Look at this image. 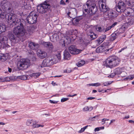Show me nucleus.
I'll use <instances>...</instances> for the list:
<instances>
[{
	"label": "nucleus",
	"mask_w": 134,
	"mask_h": 134,
	"mask_svg": "<svg viewBox=\"0 0 134 134\" xmlns=\"http://www.w3.org/2000/svg\"><path fill=\"white\" fill-rule=\"evenodd\" d=\"M126 5L122 2H119L116 7L118 12H124L126 16L134 15V0H124Z\"/></svg>",
	"instance_id": "nucleus-1"
},
{
	"label": "nucleus",
	"mask_w": 134,
	"mask_h": 134,
	"mask_svg": "<svg viewBox=\"0 0 134 134\" xmlns=\"http://www.w3.org/2000/svg\"><path fill=\"white\" fill-rule=\"evenodd\" d=\"M98 4L100 11L105 13L109 18H111L113 16L114 12L111 9H109L106 5V0H99Z\"/></svg>",
	"instance_id": "nucleus-2"
},
{
	"label": "nucleus",
	"mask_w": 134,
	"mask_h": 134,
	"mask_svg": "<svg viewBox=\"0 0 134 134\" xmlns=\"http://www.w3.org/2000/svg\"><path fill=\"white\" fill-rule=\"evenodd\" d=\"M97 10L95 4H92L90 5L88 3L85 4L83 7V12L85 15L87 14L92 15L94 14Z\"/></svg>",
	"instance_id": "nucleus-3"
},
{
	"label": "nucleus",
	"mask_w": 134,
	"mask_h": 134,
	"mask_svg": "<svg viewBox=\"0 0 134 134\" xmlns=\"http://www.w3.org/2000/svg\"><path fill=\"white\" fill-rule=\"evenodd\" d=\"M4 18L8 23H12L15 25H17L18 23L21 21V20L17 18L16 15L12 13H8L5 14Z\"/></svg>",
	"instance_id": "nucleus-4"
},
{
	"label": "nucleus",
	"mask_w": 134,
	"mask_h": 134,
	"mask_svg": "<svg viewBox=\"0 0 134 134\" xmlns=\"http://www.w3.org/2000/svg\"><path fill=\"white\" fill-rule=\"evenodd\" d=\"M30 61L27 59H20L17 63L18 68L20 70L26 69L29 66Z\"/></svg>",
	"instance_id": "nucleus-5"
},
{
	"label": "nucleus",
	"mask_w": 134,
	"mask_h": 134,
	"mask_svg": "<svg viewBox=\"0 0 134 134\" xmlns=\"http://www.w3.org/2000/svg\"><path fill=\"white\" fill-rule=\"evenodd\" d=\"M17 27L14 28V32L17 37H19L23 35L25 32L23 23L20 21L16 25Z\"/></svg>",
	"instance_id": "nucleus-6"
},
{
	"label": "nucleus",
	"mask_w": 134,
	"mask_h": 134,
	"mask_svg": "<svg viewBox=\"0 0 134 134\" xmlns=\"http://www.w3.org/2000/svg\"><path fill=\"white\" fill-rule=\"evenodd\" d=\"M11 4L6 0H4L1 3V5L3 10L8 13L11 10Z\"/></svg>",
	"instance_id": "nucleus-7"
},
{
	"label": "nucleus",
	"mask_w": 134,
	"mask_h": 134,
	"mask_svg": "<svg viewBox=\"0 0 134 134\" xmlns=\"http://www.w3.org/2000/svg\"><path fill=\"white\" fill-rule=\"evenodd\" d=\"M37 16L34 12H31L27 18V22L30 24H32L37 21Z\"/></svg>",
	"instance_id": "nucleus-8"
},
{
	"label": "nucleus",
	"mask_w": 134,
	"mask_h": 134,
	"mask_svg": "<svg viewBox=\"0 0 134 134\" xmlns=\"http://www.w3.org/2000/svg\"><path fill=\"white\" fill-rule=\"evenodd\" d=\"M49 5L46 3L44 2L42 5L37 6V11L39 13H44L50 8Z\"/></svg>",
	"instance_id": "nucleus-9"
},
{
	"label": "nucleus",
	"mask_w": 134,
	"mask_h": 134,
	"mask_svg": "<svg viewBox=\"0 0 134 134\" xmlns=\"http://www.w3.org/2000/svg\"><path fill=\"white\" fill-rule=\"evenodd\" d=\"M54 59H53L51 57H48L43 60L40 67L42 68L45 66H49L54 63Z\"/></svg>",
	"instance_id": "nucleus-10"
},
{
	"label": "nucleus",
	"mask_w": 134,
	"mask_h": 134,
	"mask_svg": "<svg viewBox=\"0 0 134 134\" xmlns=\"http://www.w3.org/2000/svg\"><path fill=\"white\" fill-rule=\"evenodd\" d=\"M69 51L71 54H79L82 51L81 50L76 49L75 46L73 45L69 47Z\"/></svg>",
	"instance_id": "nucleus-11"
},
{
	"label": "nucleus",
	"mask_w": 134,
	"mask_h": 134,
	"mask_svg": "<svg viewBox=\"0 0 134 134\" xmlns=\"http://www.w3.org/2000/svg\"><path fill=\"white\" fill-rule=\"evenodd\" d=\"M37 53L38 57L42 59L45 58L47 55V53L46 52L40 49L37 50Z\"/></svg>",
	"instance_id": "nucleus-12"
},
{
	"label": "nucleus",
	"mask_w": 134,
	"mask_h": 134,
	"mask_svg": "<svg viewBox=\"0 0 134 134\" xmlns=\"http://www.w3.org/2000/svg\"><path fill=\"white\" fill-rule=\"evenodd\" d=\"M110 57L112 61V63L113 67L117 66L120 63V59L118 57L114 56Z\"/></svg>",
	"instance_id": "nucleus-13"
},
{
	"label": "nucleus",
	"mask_w": 134,
	"mask_h": 134,
	"mask_svg": "<svg viewBox=\"0 0 134 134\" xmlns=\"http://www.w3.org/2000/svg\"><path fill=\"white\" fill-rule=\"evenodd\" d=\"M77 12L76 9L74 8H72L68 14V15L72 18H74L76 16Z\"/></svg>",
	"instance_id": "nucleus-14"
},
{
	"label": "nucleus",
	"mask_w": 134,
	"mask_h": 134,
	"mask_svg": "<svg viewBox=\"0 0 134 134\" xmlns=\"http://www.w3.org/2000/svg\"><path fill=\"white\" fill-rule=\"evenodd\" d=\"M8 37L12 43L14 44L17 42L16 37L11 32H9Z\"/></svg>",
	"instance_id": "nucleus-15"
},
{
	"label": "nucleus",
	"mask_w": 134,
	"mask_h": 134,
	"mask_svg": "<svg viewBox=\"0 0 134 134\" xmlns=\"http://www.w3.org/2000/svg\"><path fill=\"white\" fill-rule=\"evenodd\" d=\"M104 65L106 67L108 68H111L113 67L110 57L107 58L105 60Z\"/></svg>",
	"instance_id": "nucleus-16"
},
{
	"label": "nucleus",
	"mask_w": 134,
	"mask_h": 134,
	"mask_svg": "<svg viewBox=\"0 0 134 134\" xmlns=\"http://www.w3.org/2000/svg\"><path fill=\"white\" fill-rule=\"evenodd\" d=\"M8 40V38L6 37L0 35V43L1 44L2 43L3 44H7Z\"/></svg>",
	"instance_id": "nucleus-17"
},
{
	"label": "nucleus",
	"mask_w": 134,
	"mask_h": 134,
	"mask_svg": "<svg viewBox=\"0 0 134 134\" xmlns=\"http://www.w3.org/2000/svg\"><path fill=\"white\" fill-rule=\"evenodd\" d=\"M59 38L58 34L55 33L53 35L50 37L51 41L53 42H55L58 40Z\"/></svg>",
	"instance_id": "nucleus-18"
},
{
	"label": "nucleus",
	"mask_w": 134,
	"mask_h": 134,
	"mask_svg": "<svg viewBox=\"0 0 134 134\" xmlns=\"http://www.w3.org/2000/svg\"><path fill=\"white\" fill-rule=\"evenodd\" d=\"M125 71V70L124 68H117L114 70V72H115L116 75H119L122 72H124Z\"/></svg>",
	"instance_id": "nucleus-19"
},
{
	"label": "nucleus",
	"mask_w": 134,
	"mask_h": 134,
	"mask_svg": "<svg viewBox=\"0 0 134 134\" xmlns=\"http://www.w3.org/2000/svg\"><path fill=\"white\" fill-rule=\"evenodd\" d=\"M38 44L32 42H30L29 44V46L31 49H34L37 48L38 47Z\"/></svg>",
	"instance_id": "nucleus-20"
},
{
	"label": "nucleus",
	"mask_w": 134,
	"mask_h": 134,
	"mask_svg": "<svg viewBox=\"0 0 134 134\" xmlns=\"http://www.w3.org/2000/svg\"><path fill=\"white\" fill-rule=\"evenodd\" d=\"M64 58L65 59L69 60L70 59V55L69 52L65 50L63 53Z\"/></svg>",
	"instance_id": "nucleus-21"
},
{
	"label": "nucleus",
	"mask_w": 134,
	"mask_h": 134,
	"mask_svg": "<svg viewBox=\"0 0 134 134\" xmlns=\"http://www.w3.org/2000/svg\"><path fill=\"white\" fill-rule=\"evenodd\" d=\"M44 45L50 50L52 49L53 48V46L52 43L50 42H45L44 43Z\"/></svg>",
	"instance_id": "nucleus-22"
},
{
	"label": "nucleus",
	"mask_w": 134,
	"mask_h": 134,
	"mask_svg": "<svg viewBox=\"0 0 134 134\" xmlns=\"http://www.w3.org/2000/svg\"><path fill=\"white\" fill-rule=\"evenodd\" d=\"M41 74L40 72H36L33 73L29 75V76L31 77H34L35 78H38Z\"/></svg>",
	"instance_id": "nucleus-23"
},
{
	"label": "nucleus",
	"mask_w": 134,
	"mask_h": 134,
	"mask_svg": "<svg viewBox=\"0 0 134 134\" xmlns=\"http://www.w3.org/2000/svg\"><path fill=\"white\" fill-rule=\"evenodd\" d=\"M129 16L131 17H133V18L131 19L130 18L127 22V24L129 25H132L134 22V15L132 16V15Z\"/></svg>",
	"instance_id": "nucleus-24"
},
{
	"label": "nucleus",
	"mask_w": 134,
	"mask_h": 134,
	"mask_svg": "<svg viewBox=\"0 0 134 134\" xmlns=\"http://www.w3.org/2000/svg\"><path fill=\"white\" fill-rule=\"evenodd\" d=\"M104 47L101 46L98 47L96 50V52L97 53H101L104 51Z\"/></svg>",
	"instance_id": "nucleus-25"
},
{
	"label": "nucleus",
	"mask_w": 134,
	"mask_h": 134,
	"mask_svg": "<svg viewBox=\"0 0 134 134\" xmlns=\"http://www.w3.org/2000/svg\"><path fill=\"white\" fill-rule=\"evenodd\" d=\"M73 19L72 20V23L74 25H76L79 24L80 19L79 18H73Z\"/></svg>",
	"instance_id": "nucleus-26"
},
{
	"label": "nucleus",
	"mask_w": 134,
	"mask_h": 134,
	"mask_svg": "<svg viewBox=\"0 0 134 134\" xmlns=\"http://www.w3.org/2000/svg\"><path fill=\"white\" fill-rule=\"evenodd\" d=\"M93 109V107L92 106H86L83 109V111H91Z\"/></svg>",
	"instance_id": "nucleus-27"
},
{
	"label": "nucleus",
	"mask_w": 134,
	"mask_h": 134,
	"mask_svg": "<svg viewBox=\"0 0 134 134\" xmlns=\"http://www.w3.org/2000/svg\"><path fill=\"white\" fill-rule=\"evenodd\" d=\"M106 38V35H103L101 36L97 40L98 41V42L99 43H101L103 42V41Z\"/></svg>",
	"instance_id": "nucleus-28"
},
{
	"label": "nucleus",
	"mask_w": 134,
	"mask_h": 134,
	"mask_svg": "<svg viewBox=\"0 0 134 134\" xmlns=\"http://www.w3.org/2000/svg\"><path fill=\"white\" fill-rule=\"evenodd\" d=\"M88 36H90L92 39H94L96 38L97 36L95 34H94L93 32L90 31L88 34Z\"/></svg>",
	"instance_id": "nucleus-29"
},
{
	"label": "nucleus",
	"mask_w": 134,
	"mask_h": 134,
	"mask_svg": "<svg viewBox=\"0 0 134 134\" xmlns=\"http://www.w3.org/2000/svg\"><path fill=\"white\" fill-rule=\"evenodd\" d=\"M2 55L1 57V60L0 61H5L8 58V54H2Z\"/></svg>",
	"instance_id": "nucleus-30"
},
{
	"label": "nucleus",
	"mask_w": 134,
	"mask_h": 134,
	"mask_svg": "<svg viewBox=\"0 0 134 134\" xmlns=\"http://www.w3.org/2000/svg\"><path fill=\"white\" fill-rule=\"evenodd\" d=\"M6 30V26L5 25L2 24H0V32H1L5 31Z\"/></svg>",
	"instance_id": "nucleus-31"
},
{
	"label": "nucleus",
	"mask_w": 134,
	"mask_h": 134,
	"mask_svg": "<svg viewBox=\"0 0 134 134\" xmlns=\"http://www.w3.org/2000/svg\"><path fill=\"white\" fill-rule=\"evenodd\" d=\"M85 63V62L84 60H81L77 63V66L79 67H80L83 65Z\"/></svg>",
	"instance_id": "nucleus-32"
},
{
	"label": "nucleus",
	"mask_w": 134,
	"mask_h": 134,
	"mask_svg": "<svg viewBox=\"0 0 134 134\" xmlns=\"http://www.w3.org/2000/svg\"><path fill=\"white\" fill-rule=\"evenodd\" d=\"M33 121L32 120H27L26 124L27 126H30L32 125Z\"/></svg>",
	"instance_id": "nucleus-33"
},
{
	"label": "nucleus",
	"mask_w": 134,
	"mask_h": 134,
	"mask_svg": "<svg viewBox=\"0 0 134 134\" xmlns=\"http://www.w3.org/2000/svg\"><path fill=\"white\" fill-rule=\"evenodd\" d=\"M5 80L6 81H9L13 79L12 77H7L4 78Z\"/></svg>",
	"instance_id": "nucleus-34"
},
{
	"label": "nucleus",
	"mask_w": 134,
	"mask_h": 134,
	"mask_svg": "<svg viewBox=\"0 0 134 134\" xmlns=\"http://www.w3.org/2000/svg\"><path fill=\"white\" fill-rule=\"evenodd\" d=\"M88 126L87 125L82 128H81V130L79 131L78 132L79 133H81L83 132L85 129L87 128Z\"/></svg>",
	"instance_id": "nucleus-35"
},
{
	"label": "nucleus",
	"mask_w": 134,
	"mask_h": 134,
	"mask_svg": "<svg viewBox=\"0 0 134 134\" xmlns=\"http://www.w3.org/2000/svg\"><path fill=\"white\" fill-rule=\"evenodd\" d=\"M17 77L22 80H25L27 79L26 76L24 75L18 76Z\"/></svg>",
	"instance_id": "nucleus-36"
},
{
	"label": "nucleus",
	"mask_w": 134,
	"mask_h": 134,
	"mask_svg": "<svg viewBox=\"0 0 134 134\" xmlns=\"http://www.w3.org/2000/svg\"><path fill=\"white\" fill-rule=\"evenodd\" d=\"M111 83V81H107V82H104L103 83V84L104 86H107L108 85H110Z\"/></svg>",
	"instance_id": "nucleus-37"
},
{
	"label": "nucleus",
	"mask_w": 134,
	"mask_h": 134,
	"mask_svg": "<svg viewBox=\"0 0 134 134\" xmlns=\"http://www.w3.org/2000/svg\"><path fill=\"white\" fill-rule=\"evenodd\" d=\"M97 30L99 32L103 31L104 32V29L103 28H101V27H97L96 28Z\"/></svg>",
	"instance_id": "nucleus-38"
},
{
	"label": "nucleus",
	"mask_w": 134,
	"mask_h": 134,
	"mask_svg": "<svg viewBox=\"0 0 134 134\" xmlns=\"http://www.w3.org/2000/svg\"><path fill=\"white\" fill-rule=\"evenodd\" d=\"M33 127L35 128H38L39 127H43V125H39V124H35L34 125L33 124Z\"/></svg>",
	"instance_id": "nucleus-39"
},
{
	"label": "nucleus",
	"mask_w": 134,
	"mask_h": 134,
	"mask_svg": "<svg viewBox=\"0 0 134 134\" xmlns=\"http://www.w3.org/2000/svg\"><path fill=\"white\" fill-rule=\"evenodd\" d=\"M72 71L71 69L70 68H68L66 70H64V73H69Z\"/></svg>",
	"instance_id": "nucleus-40"
},
{
	"label": "nucleus",
	"mask_w": 134,
	"mask_h": 134,
	"mask_svg": "<svg viewBox=\"0 0 134 134\" xmlns=\"http://www.w3.org/2000/svg\"><path fill=\"white\" fill-rule=\"evenodd\" d=\"M69 99L68 98H63L61 99V102H63L68 100Z\"/></svg>",
	"instance_id": "nucleus-41"
},
{
	"label": "nucleus",
	"mask_w": 134,
	"mask_h": 134,
	"mask_svg": "<svg viewBox=\"0 0 134 134\" xmlns=\"http://www.w3.org/2000/svg\"><path fill=\"white\" fill-rule=\"evenodd\" d=\"M128 80H131L134 78V75H131L128 76Z\"/></svg>",
	"instance_id": "nucleus-42"
},
{
	"label": "nucleus",
	"mask_w": 134,
	"mask_h": 134,
	"mask_svg": "<svg viewBox=\"0 0 134 134\" xmlns=\"http://www.w3.org/2000/svg\"><path fill=\"white\" fill-rule=\"evenodd\" d=\"M109 120V119H107L104 118V119H103L102 120V124H103V125L105 123L106 121V120L108 121Z\"/></svg>",
	"instance_id": "nucleus-43"
},
{
	"label": "nucleus",
	"mask_w": 134,
	"mask_h": 134,
	"mask_svg": "<svg viewBox=\"0 0 134 134\" xmlns=\"http://www.w3.org/2000/svg\"><path fill=\"white\" fill-rule=\"evenodd\" d=\"M111 27H110V26H109V27H107L105 29H104V32H106L110 30L111 29Z\"/></svg>",
	"instance_id": "nucleus-44"
},
{
	"label": "nucleus",
	"mask_w": 134,
	"mask_h": 134,
	"mask_svg": "<svg viewBox=\"0 0 134 134\" xmlns=\"http://www.w3.org/2000/svg\"><path fill=\"white\" fill-rule=\"evenodd\" d=\"M7 70H8V71H7H7H5V73H8L7 71H8V72H12V69L11 68H8V69H7Z\"/></svg>",
	"instance_id": "nucleus-45"
},
{
	"label": "nucleus",
	"mask_w": 134,
	"mask_h": 134,
	"mask_svg": "<svg viewBox=\"0 0 134 134\" xmlns=\"http://www.w3.org/2000/svg\"><path fill=\"white\" fill-rule=\"evenodd\" d=\"M94 86L96 87H98L100 86L101 85V84L99 82H97L95 83H94Z\"/></svg>",
	"instance_id": "nucleus-46"
},
{
	"label": "nucleus",
	"mask_w": 134,
	"mask_h": 134,
	"mask_svg": "<svg viewBox=\"0 0 134 134\" xmlns=\"http://www.w3.org/2000/svg\"><path fill=\"white\" fill-rule=\"evenodd\" d=\"M99 116H93V117H90L89 119L91 120L92 121H94L95 120H94V119L96 117H97Z\"/></svg>",
	"instance_id": "nucleus-47"
},
{
	"label": "nucleus",
	"mask_w": 134,
	"mask_h": 134,
	"mask_svg": "<svg viewBox=\"0 0 134 134\" xmlns=\"http://www.w3.org/2000/svg\"><path fill=\"white\" fill-rule=\"evenodd\" d=\"M77 95V94H74V95H71L70 94H69V95H68L67 96V97H73L74 96H76Z\"/></svg>",
	"instance_id": "nucleus-48"
},
{
	"label": "nucleus",
	"mask_w": 134,
	"mask_h": 134,
	"mask_svg": "<svg viewBox=\"0 0 134 134\" xmlns=\"http://www.w3.org/2000/svg\"><path fill=\"white\" fill-rule=\"evenodd\" d=\"M49 102L50 103H54L55 104L57 103L58 102L56 101H53L52 100H49Z\"/></svg>",
	"instance_id": "nucleus-49"
},
{
	"label": "nucleus",
	"mask_w": 134,
	"mask_h": 134,
	"mask_svg": "<svg viewBox=\"0 0 134 134\" xmlns=\"http://www.w3.org/2000/svg\"><path fill=\"white\" fill-rule=\"evenodd\" d=\"M116 74H115V73L114 72L113 73H112L110 75V77L112 78Z\"/></svg>",
	"instance_id": "nucleus-50"
},
{
	"label": "nucleus",
	"mask_w": 134,
	"mask_h": 134,
	"mask_svg": "<svg viewBox=\"0 0 134 134\" xmlns=\"http://www.w3.org/2000/svg\"><path fill=\"white\" fill-rule=\"evenodd\" d=\"M117 24V22H115L111 26H110L111 28L114 27L115 25H116Z\"/></svg>",
	"instance_id": "nucleus-51"
},
{
	"label": "nucleus",
	"mask_w": 134,
	"mask_h": 134,
	"mask_svg": "<svg viewBox=\"0 0 134 134\" xmlns=\"http://www.w3.org/2000/svg\"><path fill=\"white\" fill-rule=\"evenodd\" d=\"M57 56L59 60H60L61 59L60 55L59 53L57 55Z\"/></svg>",
	"instance_id": "nucleus-52"
},
{
	"label": "nucleus",
	"mask_w": 134,
	"mask_h": 134,
	"mask_svg": "<svg viewBox=\"0 0 134 134\" xmlns=\"http://www.w3.org/2000/svg\"><path fill=\"white\" fill-rule=\"evenodd\" d=\"M99 130H100L99 127L95 128L94 130V131L95 132L98 131H99Z\"/></svg>",
	"instance_id": "nucleus-53"
},
{
	"label": "nucleus",
	"mask_w": 134,
	"mask_h": 134,
	"mask_svg": "<svg viewBox=\"0 0 134 134\" xmlns=\"http://www.w3.org/2000/svg\"><path fill=\"white\" fill-rule=\"evenodd\" d=\"M95 98V97H90L87 98V99L88 100H92Z\"/></svg>",
	"instance_id": "nucleus-54"
},
{
	"label": "nucleus",
	"mask_w": 134,
	"mask_h": 134,
	"mask_svg": "<svg viewBox=\"0 0 134 134\" xmlns=\"http://www.w3.org/2000/svg\"><path fill=\"white\" fill-rule=\"evenodd\" d=\"M126 48L127 47H125L123 48H122L120 51H119V52H121L122 51L124 50L125 49H126Z\"/></svg>",
	"instance_id": "nucleus-55"
},
{
	"label": "nucleus",
	"mask_w": 134,
	"mask_h": 134,
	"mask_svg": "<svg viewBox=\"0 0 134 134\" xmlns=\"http://www.w3.org/2000/svg\"><path fill=\"white\" fill-rule=\"evenodd\" d=\"M129 118V115H128L127 116H125L124 118H123V119H128Z\"/></svg>",
	"instance_id": "nucleus-56"
},
{
	"label": "nucleus",
	"mask_w": 134,
	"mask_h": 134,
	"mask_svg": "<svg viewBox=\"0 0 134 134\" xmlns=\"http://www.w3.org/2000/svg\"><path fill=\"white\" fill-rule=\"evenodd\" d=\"M115 119H112L110 121V123L109 124L110 125L111 123L115 121Z\"/></svg>",
	"instance_id": "nucleus-57"
},
{
	"label": "nucleus",
	"mask_w": 134,
	"mask_h": 134,
	"mask_svg": "<svg viewBox=\"0 0 134 134\" xmlns=\"http://www.w3.org/2000/svg\"><path fill=\"white\" fill-rule=\"evenodd\" d=\"M100 130H103L104 129V126H101L99 127Z\"/></svg>",
	"instance_id": "nucleus-58"
},
{
	"label": "nucleus",
	"mask_w": 134,
	"mask_h": 134,
	"mask_svg": "<svg viewBox=\"0 0 134 134\" xmlns=\"http://www.w3.org/2000/svg\"><path fill=\"white\" fill-rule=\"evenodd\" d=\"M94 83H91L87 85H89L90 86H94Z\"/></svg>",
	"instance_id": "nucleus-59"
},
{
	"label": "nucleus",
	"mask_w": 134,
	"mask_h": 134,
	"mask_svg": "<svg viewBox=\"0 0 134 134\" xmlns=\"http://www.w3.org/2000/svg\"><path fill=\"white\" fill-rule=\"evenodd\" d=\"M63 44H62V45L63 47H64L65 46V43L64 41H63Z\"/></svg>",
	"instance_id": "nucleus-60"
},
{
	"label": "nucleus",
	"mask_w": 134,
	"mask_h": 134,
	"mask_svg": "<svg viewBox=\"0 0 134 134\" xmlns=\"http://www.w3.org/2000/svg\"><path fill=\"white\" fill-rule=\"evenodd\" d=\"M60 3L61 4H64V1L63 0H62L60 1Z\"/></svg>",
	"instance_id": "nucleus-61"
},
{
	"label": "nucleus",
	"mask_w": 134,
	"mask_h": 134,
	"mask_svg": "<svg viewBox=\"0 0 134 134\" xmlns=\"http://www.w3.org/2000/svg\"><path fill=\"white\" fill-rule=\"evenodd\" d=\"M124 80H128V76L125 77V78H124Z\"/></svg>",
	"instance_id": "nucleus-62"
},
{
	"label": "nucleus",
	"mask_w": 134,
	"mask_h": 134,
	"mask_svg": "<svg viewBox=\"0 0 134 134\" xmlns=\"http://www.w3.org/2000/svg\"><path fill=\"white\" fill-rule=\"evenodd\" d=\"M134 121H133L132 120H130L129 121V122L130 123H133V122Z\"/></svg>",
	"instance_id": "nucleus-63"
},
{
	"label": "nucleus",
	"mask_w": 134,
	"mask_h": 134,
	"mask_svg": "<svg viewBox=\"0 0 134 134\" xmlns=\"http://www.w3.org/2000/svg\"><path fill=\"white\" fill-rule=\"evenodd\" d=\"M0 125H5V124L3 122H0Z\"/></svg>",
	"instance_id": "nucleus-64"
}]
</instances>
